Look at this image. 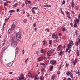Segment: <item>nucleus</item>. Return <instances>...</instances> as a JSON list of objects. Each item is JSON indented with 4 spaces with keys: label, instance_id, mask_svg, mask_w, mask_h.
<instances>
[{
    "label": "nucleus",
    "instance_id": "obj_1",
    "mask_svg": "<svg viewBox=\"0 0 80 80\" xmlns=\"http://www.w3.org/2000/svg\"><path fill=\"white\" fill-rule=\"evenodd\" d=\"M73 45V42L72 41H71L70 43L68 44L67 46L68 48L66 49V52H67L68 50H70L71 49V47H72Z\"/></svg>",
    "mask_w": 80,
    "mask_h": 80
},
{
    "label": "nucleus",
    "instance_id": "obj_2",
    "mask_svg": "<svg viewBox=\"0 0 80 80\" xmlns=\"http://www.w3.org/2000/svg\"><path fill=\"white\" fill-rule=\"evenodd\" d=\"M17 39L18 41H20L22 37V34L21 32H18L16 34Z\"/></svg>",
    "mask_w": 80,
    "mask_h": 80
},
{
    "label": "nucleus",
    "instance_id": "obj_3",
    "mask_svg": "<svg viewBox=\"0 0 80 80\" xmlns=\"http://www.w3.org/2000/svg\"><path fill=\"white\" fill-rule=\"evenodd\" d=\"M17 45V42L16 41L12 42L11 44V46L12 47H16Z\"/></svg>",
    "mask_w": 80,
    "mask_h": 80
},
{
    "label": "nucleus",
    "instance_id": "obj_4",
    "mask_svg": "<svg viewBox=\"0 0 80 80\" xmlns=\"http://www.w3.org/2000/svg\"><path fill=\"white\" fill-rule=\"evenodd\" d=\"M75 45L76 46H78L80 44V39H78V41H76V42L74 43Z\"/></svg>",
    "mask_w": 80,
    "mask_h": 80
},
{
    "label": "nucleus",
    "instance_id": "obj_5",
    "mask_svg": "<svg viewBox=\"0 0 80 80\" xmlns=\"http://www.w3.org/2000/svg\"><path fill=\"white\" fill-rule=\"evenodd\" d=\"M56 62H54L53 60H52L50 61V63L51 65H55L56 64Z\"/></svg>",
    "mask_w": 80,
    "mask_h": 80
},
{
    "label": "nucleus",
    "instance_id": "obj_6",
    "mask_svg": "<svg viewBox=\"0 0 80 80\" xmlns=\"http://www.w3.org/2000/svg\"><path fill=\"white\" fill-rule=\"evenodd\" d=\"M14 61H13L11 62H9V63L8 64V67H12V65H13V62Z\"/></svg>",
    "mask_w": 80,
    "mask_h": 80
},
{
    "label": "nucleus",
    "instance_id": "obj_7",
    "mask_svg": "<svg viewBox=\"0 0 80 80\" xmlns=\"http://www.w3.org/2000/svg\"><path fill=\"white\" fill-rule=\"evenodd\" d=\"M58 51H61V50H62V45H59L58 47Z\"/></svg>",
    "mask_w": 80,
    "mask_h": 80
},
{
    "label": "nucleus",
    "instance_id": "obj_8",
    "mask_svg": "<svg viewBox=\"0 0 80 80\" xmlns=\"http://www.w3.org/2000/svg\"><path fill=\"white\" fill-rule=\"evenodd\" d=\"M15 24H13L11 26L12 30H14V29H15Z\"/></svg>",
    "mask_w": 80,
    "mask_h": 80
},
{
    "label": "nucleus",
    "instance_id": "obj_9",
    "mask_svg": "<svg viewBox=\"0 0 80 80\" xmlns=\"http://www.w3.org/2000/svg\"><path fill=\"white\" fill-rule=\"evenodd\" d=\"M71 5L72 8H74V5H75V3H74V2H73V1H72L71 3Z\"/></svg>",
    "mask_w": 80,
    "mask_h": 80
},
{
    "label": "nucleus",
    "instance_id": "obj_10",
    "mask_svg": "<svg viewBox=\"0 0 80 80\" xmlns=\"http://www.w3.org/2000/svg\"><path fill=\"white\" fill-rule=\"evenodd\" d=\"M77 62V59H75V61L72 62L73 65H75V63Z\"/></svg>",
    "mask_w": 80,
    "mask_h": 80
},
{
    "label": "nucleus",
    "instance_id": "obj_11",
    "mask_svg": "<svg viewBox=\"0 0 80 80\" xmlns=\"http://www.w3.org/2000/svg\"><path fill=\"white\" fill-rule=\"evenodd\" d=\"M49 67L50 68V72H51L53 68V66H50Z\"/></svg>",
    "mask_w": 80,
    "mask_h": 80
},
{
    "label": "nucleus",
    "instance_id": "obj_12",
    "mask_svg": "<svg viewBox=\"0 0 80 80\" xmlns=\"http://www.w3.org/2000/svg\"><path fill=\"white\" fill-rule=\"evenodd\" d=\"M76 54L78 56H80V53L78 50H76Z\"/></svg>",
    "mask_w": 80,
    "mask_h": 80
},
{
    "label": "nucleus",
    "instance_id": "obj_13",
    "mask_svg": "<svg viewBox=\"0 0 80 80\" xmlns=\"http://www.w3.org/2000/svg\"><path fill=\"white\" fill-rule=\"evenodd\" d=\"M38 61H43V59L42 58V57H40L38 59Z\"/></svg>",
    "mask_w": 80,
    "mask_h": 80
},
{
    "label": "nucleus",
    "instance_id": "obj_14",
    "mask_svg": "<svg viewBox=\"0 0 80 80\" xmlns=\"http://www.w3.org/2000/svg\"><path fill=\"white\" fill-rule=\"evenodd\" d=\"M44 7H51V5H48L46 4L43 5Z\"/></svg>",
    "mask_w": 80,
    "mask_h": 80
},
{
    "label": "nucleus",
    "instance_id": "obj_15",
    "mask_svg": "<svg viewBox=\"0 0 80 80\" xmlns=\"http://www.w3.org/2000/svg\"><path fill=\"white\" fill-rule=\"evenodd\" d=\"M63 53V51L62 50H61L60 52L59 53V55L60 56H62V53Z\"/></svg>",
    "mask_w": 80,
    "mask_h": 80
},
{
    "label": "nucleus",
    "instance_id": "obj_16",
    "mask_svg": "<svg viewBox=\"0 0 80 80\" xmlns=\"http://www.w3.org/2000/svg\"><path fill=\"white\" fill-rule=\"evenodd\" d=\"M74 23H75V22H77V23H79V20H78V19H76L75 20H74Z\"/></svg>",
    "mask_w": 80,
    "mask_h": 80
},
{
    "label": "nucleus",
    "instance_id": "obj_17",
    "mask_svg": "<svg viewBox=\"0 0 80 80\" xmlns=\"http://www.w3.org/2000/svg\"><path fill=\"white\" fill-rule=\"evenodd\" d=\"M47 55H48V56H51V55H52V54L50 53V51H48L47 52Z\"/></svg>",
    "mask_w": 80,
    "mask_h": 80
},
{
    "label": "nucleus",
    "instance_id": "obj_18",
    "mask_svg": "<svg viewBox=\"0 0 80 80\" xmlns=\"http://www.w3.org/2000/svg\"><path fill=\"white\" fill-rule=\"evenodd\" d=\"M70 75L71 78H73V74L71 72Z\"/></svg>",
    "mask_w": 80,
    "mask_h": 80
},
{
    "label": "nucleus",
    "instance_id": "obj_19",
    "mask_svg": "<svg viewBox=\"0 0 80 80\" xmlns=\"http://www.w3.org/2000/svg\"><path fill=\"white\" fill-rule=\"evenodd\" d=\"M77 22H74V27L75 28H76V27H77Z\"/></svg>",
    "mask_w": 80,
    "mask_h": 80
},
{
    "label": "nucleus",
    "instance_id": "obj_20",
    "mask_svg": "<svg viewBox=\"0 0 80 80\" xmlns=\"http://www.w3.org/2000/svg\"><path fill=\"white\" fill-rule=\"evenodd\" d=\"M10 40H11V41H13V40H15V39L14 38L12 37L10 38Z\"/></svg>",
    "mask_w": 80,
    "mask_h": 80
},
{
    "label": "nucleus",
    "instance_id": "obj_21",
    "mask_svg": "<svg viewBox=\"0 0 80 80\" xmlns=\"http://www.w3.org/2000/svg\"><path fill=\"white\" fill-rule=\"evenodd\" d=\"M52 37L53 38L55 39V38H56V36H55V35L53 34L52 35Z\"/></svg>",
    "mask_w": 80,
    "mask_h": 80
},
{
    "label": "nucleus",
    "instance_id": "obj_22",
    "mask_svg": "<svg viewBox=\"0 0 80 80\" xmlns=\"http://www.w3.org/2000/svg\"><path fill=\"white\" fill-rule=\"evenodd\" d=\"M55 77V76L54 75L52 76L51 77V80H54Z\"/></svg>",
    "mask_w": 80,
    "mask_h": 80
},
{
    "label": "nucleus",
    "instance_id": "obj_23",
    "mask_svg": "<svg viewBox=\"0 0 80 80\" xmlns=\"http://www.w3.org/2000/svg\"><path fill=\"white\" fill-rule=\"evenodd\" d=\"M18 47H17L15 49V50H16L15 55H17V52H18Z\"/></svg>",
    "mask_w": 80,
    "mask_h": 80
},
{
    "label": "nucleus",
    "instance_id": "obj_24",
    "mask_svg": "<svg viewBox=\"0 0 80 80\" xmlns=\"http://www.w3.org/2000/svg\"><path fill=\"white\" fill-rule=\"evenodd\" d=\"M71 73V72H69L68 71L66 72V74L68 76H69V75H70Z\"/></svg>",
    "mask_w": 80,
    "mask_h": 80
},
{
    "label": "nucleus",
    "instance_id": "obj_25",
    "mask_svg": "<svg viewBox=\"0 0 80 80\" xmlns=\"http://www.w3.org/2000/svg\"><path fill=\"white\" fill-rule=\"evenodd\" d=\"M44 79V77H43V76H41L40 77V80H43V79Z\"/></svg>",
    "mask_w": 80,
    "mask_h": 80
},
{
    "label": "nucleus",
    "instance_id": "obj_26",
    "mask_svg": "<svg viewBox=\"0 0 80 80\" xmlns=\"http://www.w3.org/2000/svg\"><path fill=\"white\" fill-rule=\"evenodd\" d=\"M9 13H13L15 12V11H14L13 10H11L9 11Z\"/></svg>",
    "mask_w": 80,
    "mask_h": 80
},
{
    "label": "nucleus",
    "instance_id": "obj_27",
    "mask_svg": "<svg viewBox=\"0 0 80 80\" xmlns=\"http://www.w3.org/2000/svg\"><path fill=\"white\" fill-rule=\"evenodd\" d=\"M78 31L77 30H76L75 32V34H76V36H77V35H78Z\"/></svg>",
    "mask_w": 80,
    "mask_h": 80
},
{
    "label": "nucleus",
    "instance_id": "obj_28",
    "mask_svg": "<svg viewBox=\"0 0 80 80\" xmlns=\"http://www.w3.org/2000/svg\"><path fill=\"white\" fill-rule=\"evenodd\" d=\"M28 58H28L26 59L25 60V63L26 64H27V61H28Z\"/></svg>",
    "mask_w": 80,
    "mask_h": 80
},
{
    "label": "nucleus",
    "instance_id": "obj_29",
    "mask_svg": "<svg viewBox=\"0 0 80 80\" xmlns=\"http://www.w3.org/2000/svg\"><path fill=\"white\" fill-rule=\"evenodd\" d=\"M28 76L29 77H32V74L30 73H28Z\"/></svg>",
    "mask_w": 80,
    "mask_h": 80
},
{
    "label": "nucleus",
    "instance_id": "obj_30",
    "mask_svg": "<svg viewBox=\"0 0 80 80\" xmlns=\"http://www.w3.org/2000/svg\"><path fill=\"white\" fill-rule=\"evenodd\" d=\"M27 20L26 19H24V20L23 21V22L24 23H27Z\"/></svg>",
    "mask_w": 80,
    "mask_h": 80
},
{
    "label": "nucleus",
    "instance_id": "obj_31",
    "mask_svg": "<svg viewBox=\"0 0 80 80\" xmlns=\"http://www.w3.org/2000/svg\"><path fill=\"white\" fill-rule=\"evenodd\" d=\"M50 51H51V53H53V52H55V50H54V49H52L51 50H50Z\"/></svg>",
    "mask_w": 80,
    "mask_h": 80
},
{
    "label": "nucleus",
    "instance_id": "obj_32",
    "mask_svg": "<svg viewBox=\"0 0 80 80\" xmlns=\"http://www.w3.org/2000/svg\"><path fill=\"white\" fill-rule=\"evenodd\" d=\"M56 42H58V41H59V40H58V37L57 36V37H56Z\"/></svg>",
    "mask_w": 80,
    "mask_h": 80
},
{
    "label": "nucleus",
    "instance_id": "obj_33",
    "mask_svg": "<svg viewBox=\"0 0 80 80\" xmlns=\"http://www.w3.org/2000/svg\"><path fill=\"white\" fill-rule=\"evenodd\" d=\"M8 33H11L12 31L11 30V29H9L8 30Z\"/></svg>",
    "mask_w": 80,
    "mask_h": 80
},
{
    "label": "nucleus",
    "instance_id": "obj_34",
    "mask_svg": "<svg viewBox=\"0 0 80 80\" xmlns=\"http://www.w3.org/2000/svg\"><path fill=\"white\" fill-rule=\"evenodd\" d=\"M8 20H9V18H5V22H8Z\"/></svg>",
    "mask_w": 80,
    "mask_h": 80
},
{
    "label": "nucleus",
    "instance_id": "obj_35",
    "mask_svg": "<svg viewBox=\"0 0 80 80\" xmlns=\"http://www.w3.org/2000/svg\"><path fill=\"white\" fill-rule=\"evenodd\" d=\"M52 43V41L51 40H50L49 41V44H51Z\"/></svg>",
    "mask_w": 80,
    "mask_h": 80
},
{
    "label": "nucleus",
    "instance_id": "obj_36",
    "mask_svg": "<svg viewBox=\"0 0 80 80\" xmlns=\"http://www.w3.org/2000/svg\"><path fill=\"white\" fill-rule=\"evenodd\" d=\"M2 51H5V47H4L2 49Z\"/></svg>",
    "mask_w": 80,
    "mask_h": 80
},
{
    "label": "nucleus",
    "instance_id": "obj_37",
    "mask_svg": "<svg viewBox=\"0 0 80 80\" xmlns=\"http://www.w3.org/2000/svg\"><path fill=\"white\" fill-rule=\"evenodd\" d=\"M34 9H36V10L37 9V8L36 7H33V8H32V10H34Z\"/></svg>",
    "mask_w": 80,
    "mask_h": 80
},
{
    "label": "nucleus",
    "instance_id": "obj_38",
    "mask_svg": "<svg viewBox=\"0 0 80 80\" xmlns=\"http://www.w3.org/2000/svg\"><path fill=\"white\" fill-rule=\"evenodd\" d=\"M32 11L33 13H34V14H35V13H36L35 12V11H34V10H32Z\"/></svg>",
    "mask_w": 80,
    "mask_h": 80
},
{
    "label": "nucleus",
    "instance_id": "obj_39",
    "mask_svg": "<svg viewBox=\"0 0 80 80\" xmlns=\"http://www.w3.org/2000/svg\"><path fill=\"white\" fill-rule=\"evenodd\" d=\"M41 53H42L43 52V50L42 49L41 50V52H40Z\"/></svg>",
    "mask_w": 80,
    "mask_h": 80
},
{
    "label": "nucleus",
    "instance_id": "obj_40",
    "mask_svg": "<svg viewBox=\"0 0 80 80\" xmlns=\"http://www.w3.org/2000/svg\"><path fill=\"white\" fill-rule=\"evenodd\" d=\"M66 29H65V28H64L63 29H62V31L63 32H65V30Z\"/></svg>",
    "mask_w": 80,
    "mask_h": 80
},
{
    "label": "nucleus",
    "instance_id": "obj_41",
    "mask_svg": "<svg viewBox=\"0 0 80 80\" xmlns=\"http://www.w3.org/2000/svg\"><path fill=\"white\" fill-rule=\"evenodd\" d=\"M72 14H73V15H75V12H74V11H72L71 12Z\"/></svg>",
    "mask_w": 80,
    "mask_h": 80
},
{
    "label": "nucleus",
    "instance_id": "obj_42",
    "mask_svg": "<svg viewBox=\"0 0 80 80\" xmlns=\"http://www.w3.org/2000/svg\"><path fill=\"white\" fill-rule=\"evenodd\" d=\"M27 2H28V3H29V4L31 3V1H27Z\"/></svg>",
    "mask_w": 80,
    "mask_h": 80
},
{
    "label": "nucleus",
    "instance_id": "obj_43",
    "mask_svg": "<svg viewBox=\"0 0 80 80\" xmlns=\"http://www.w3.org/2000/svg\"><path fill=\"white\" fill-rule=\"evenodd\" d=\"M12 6L14 7H17V6L16 4L13 5Z\"/></svg>",
    "mask_w": 80,
    "mask_h": 80
},
{
    "label": "nucleus",
    "instance_id": "obj_44",
    "mask_svg": "<svg viewBox=\"0 0 80 80\" xmlns=\"http://www.w3.org/2000/svg\"><path fill=\"white\" fill-rule=\"evenodd\" d=\"M77 73L78 74V75H80V72L79 71V70L78 71V72H77Z\"/></svg>",
    "mask_w": 80,
    "mask_h": 80
},
{
    "label": "nucleus",
    "instance_id": "obj_45",
    "mask_svg": "<svg viewBox=\"0 0 80 80\" xmlns=\"http://www.w3.org/2000/svg\"><path fill=\"white\" fill-rule=\"evenodd\" d=\"M65 0H63L62 2V4L63 5L64 4H65Z\"/></svg>",
    "mask_w": 80,
    "mask_h": 80
},
{
    "label": "nucleus",
    "instance_id": "obj_46",
    "mask_svg": "<svg viewBox=\"0 0 80 80\" xmlns=\"http://www.w3.org/2000/svg\"><path fill=\"white\" fill-rule=\"evenodd\" d=\"M4 6H6V7H7V3L5 2V3H4Z\"/></svg>",
    "mask_w": 80,
    "mask_h": 80
},
{
    "label": "nucleus",
    "instance_id": "obj_47",
    "mask_svg": "<svg viewBox=\"0 0 80 80\" xmlns=\"http://www.w3.org/2000/svg\"><path fill=\"white\" fill-rule=\"evenodd\" d=\"M7 3H10V1H6Z\"/></svg>",
    "mask_w": 80,
    "mask_h": 80
},
{
    "label": "nucleus",
    "instance_id": "obj_48",
    "mask_svg": "<svg viewBox=\"0 0 80 80\" xmlns=\"http://www.w3.org/2000/svg\"><path fill=\"white\" fill-rule=\"evenodd\" d=\"M70 19H71V17H70V16H69V15H68L67 16Z\"/></svg>",
    "mask_w": 80,
    "mask_h": 80
},
{
    "label": "nucleus",
    "instance_id": "obj_49",
    "mask_svg": "<svg viewBox=\"0 0 80 80\" xmlns=\"http://www.w3.org/2000/svg\"><path fill=\"white\" fill-rule=\"evenodd\" d=\"M24 53H25V51L24 50H22V55H24Z\"/></svg>",
    "mask_w": 80,
    "mask_h": 80
},
{
    "label": "nucleus",
    "instance_id": "obj_50",
    "mask_svg": "<svg viewBox=\"0 0 80 80\" xmlns=\"http://www.w3.org/2000/svg\"><path fill=\"white\" fill-rule=\"evenodd\" d=\"M33 25L34 27H35V26H36V23H34L33 24Z\"/></svg>",
    "mask_w": 80,
    "mask_h": 80
},
{
    "label": "nucleus",
    "instance_id": "obj_51",
    "mask_svg": "<svg viewBox=\"0 0 80 80\" xmlns=\"http://www.w3.org/2000/svg\"><path fill=\"white\" fill-rule=\"evenodd\" d=\"M22 10H23L24 11L23 12V14H25V10H24V9Z\"/></svg>",
    "mask_w": 80,
    "mask_h": 80
},
{
    "label": "nucleus",
    "instance_id": "obj_52",
    "mask_svg": "<svg viewBox=\"0 0 80 80\" xmlns=\"http://www.w3.org/2000/svg\"><path fill=\"white\" fill-rule=\"evenodd\" d=\"M78 19H80V14L78 15Z\"/></svg>",
    "mask_w": 80,
    "mask_h": 80
},
{
    "label": "nucleus",
    "instance_id": "obj_53",
    "mask_svg": "<svg viewBox=\"0 0 80 80\" xmlns=\"http://www.w3.org/2000/svg\"><path fill=\"white\" fill-rule=\"evenodd\" d=\"M44 60H47V58H46V57H44Z\"/></svg>",
    "mask_w": 80,
    "mask_h": 80
},
{
    "label": "nucleus",
    "instance_id": "obj_54",
    "mask_svg": "<svg viewBox=\"0 0 80 80\" xmlns=\"http://www.w3.org/2000/svg\"><path fill=\"white\" fill-rule=\"evenodd\" d=\"M21 80H24V77H21Z\"/></svg>",
    "mask_w": 80,
    "mask_h": 80
},
{
    "label": "nucleus",
    "instance_id": "obj_55",
    "mask_svg": "<svg viewBox=\"0 0 80 80\" xmlns=\"http://www.w3.org/2000/svg\"><path fill=\"white\" fill-rule=\"evenodd\" d=\"M19 10H20V9H18V8L17 9V12H18L19 11Z\"/></svg>",
    "mask_w": 80,
    "mask_h": 80
},
{
    "label": "nucleus",
    "instance_id": "obj_56",
    "mask_svg": "<svg viewBox=\"0 0 80 80\" xmlns=\"http://www.w3.org/2000/svg\"><path fill=\"white\" fill-rule=\"evenodd\" d=\"M2 3H3V2L0 0V4H2Z\"/></svg>",
    "mask_w": 80,
    "mask_h": 80
},
{
    "label": "nucleus",
    "instance_id": "obj_57",
    "mask_svg": "<svg viewBox=\"0 0 80 80\" xmlns=\"http://www.w3.org/2000/svg\"><path fill=\"white\" fill-rule=\"evenodd\" d=\"M67 80H71V78H68Z\"/></svg>",
    "mask_w": 80,
    "mask_h": 80
},
{
    "label": "nucleus",
    "instance_id": "obj_58",
    "mask_svg": "<svg viewBox=\"0 0 80 80\" xmlns=\"http://www.w3.org/2000/svg\"><path fill=\"white\" fill-rule=\"evenodd\" d=\"M12 73H13V72H10L9 73V74L11 75Z\"/></svg>",
    "mask_w": 80,
    "mask_h": 80
},
{
    "label": "nucleus",
    "instance_id": "obj_59",
    "mask_svg": "<svg viewBox=\"0 0 80 80\" xmlns=\"http://www.w3.org/2000/svg\"><path fill=\"white\" fill-rule=\"evenodd\" d=\"M59 68V70H61V68H62V66H61V65H60Z\"/></svg>",
    "mask_w": 80,
    "mask_h": 80
},
{
    "label": "nucleus",
    "instance_id": "obj_60",
    "mask_svg": "<svg viewBox=\"0 0 80 80\" xmlns=\"http://www.w3.org/2000/svg\"><path fill=\"white\" fill-rule=\"evenodd\" d=\"M5 25V23H4L3 24V28H4V27Z\"/></svg>",
    "mask_w": 80,
    "mask_h": 80
},
{
    "label": "nucleus",
    "instance_id": "obj_61",
    "mask_svg": "<svg viewBox=\"0 0 80 80\" xmlns=\"http://www.w3.org/2000/svg\"><path fill=\"white\" fill-rule=\"evenodd\" d=\"M44 64L43 63H40V65H43Z\"/></svg>",
    "mask_w": 80,
    "mask_h": 80
},
{
    "label": "nucleus",
    "instance_id": "obj_62",
    "mask_svg": "<svg viewBox=\"0 0 80 80\" xmlns=\"http://www.w3.org/2000/svg\"><path fill=\"white\" fill-rule=\"evenodd\" d=\"M66 13L67 14V15H69V12H66Z\"/></svg>",
    "mask_w": 80,
    "mask_h": 80
},
{
    "label": "nucleus",
    "instance_id": "obj_63",
    "mask_svg": "<svg viewBox=\"0 0 80 80\" xmlns=\"http://www.w3.org/2000/svg\"><path fill=\"white\" fill-rule=\"evenodd\" d=\"M66 67H68V63H66Z\"/></svg>",
    "mask_w": 80,
    "mask_h": 80
},
{
    "label": "nucleus",
    "instance_id": "obj_64",
    "mask_svg": "<svg viewBox=\"0 0 80 80\" xmlns=\"http://www.w3.org/2000/svg\"><path fill=\"white\" fill-rule=\"evenodd\" d=\"M61 12L62 13V14H63V15H64V13H63V11H61Z\"/></svg>",
    "mask_w": 80,
    "mask_h": 80
}]
</instances>
